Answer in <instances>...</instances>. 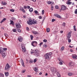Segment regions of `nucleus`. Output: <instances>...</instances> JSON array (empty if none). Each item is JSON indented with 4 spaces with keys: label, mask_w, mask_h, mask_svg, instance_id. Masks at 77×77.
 <instances>
[{
    "label": "nucleus",
    "mask_w": 77,
    "mask_h": 77,
    "mask_svg": "<svg viewBox=\"0 0 77 77\" xmlns=\"http://www.w3.org/2000/svg\"><path fill=\"white\" fill-rule=\"evenodd\" d=\"M52 54L51 53H47L45 55V59L49 60L51 57V55Z\"/></svg>",
    "instance_id": "nucleus-1"
},
{
    "label": "nucleus",
    "mask_w": 77,
    "mask_h": 77,
    "mask_svg": "<svg viewBox=\"0 0 77 77\" xmlns=\"http://www.w3.org/2000/svg\"><path fill=\"white\" fill-rule=\"evenodd\" d=\"M34 55L35 56H38L39 55V52L38 50H34Z\"/></svg>",
    "instance_id": "nucleus-2"
},
{
    "label": "nucleus",
    "mask_w": 77,
    "mask_h": 77,
    "mask_svg": "<svg viewBox=\"0 0 77 77\" xmlns=\"http://www.w3.org/2000/svg\"><path fill=\"white\" fill-rule=\"evenodd\" d=\"M38 44L37 42L35 41H32L31 43V45L33 47H36Z\"/></svg>",
    "instance_id": "nucleus-3"
},
{
    "label": "nucleus",
    "mask_w": 77,
    "mask_h": 77,
    "mask_svg": "<svg viewBox=\"0 0 77 77\" xmlns=\"http://www.w3.org/2000/svg\"><path fill=\"white\" fill-rule=\"evenodd\" d=\"M10 68V66H9V65L8 63H7L6 65V66L5 67V70L8 71L9 70Z\"/></svg>",
    "instance_id": "nucleus-4"
},
{
    "label": "nucleus",
    "mask_w": 77,
    "mask_h": 77,
    "mask_svg": "<svg viewBox=\"0 0 77 77\" xmlns=\"http://www.w3.org/2000/svg\"><path fill=\"white\" fill-rule=\"evenodd\" d=\"M32 19H30L29 21H27V23L29 25H32L33 24V22Z\"/></svg>",
    "instance_id": "nucleus-5"
},
{
    "label": "nucleus",
    "mask_w": 77,
    "mask_h": 77,
    "mask_svg": "<svg viewBox=\"0 0 77 77\" xmlns=\"http://www.w3.org/2000/svg\"><path fill=\"white\" fill-rule=\"evenodd\" d=\"M21 48L22 49V51L23 53H24L26 51V49H25V47L23 45H22L21 46Z\"/></svg>",
    "instance_id": "nucleus-6"
},
{
    "label": "nucleus",
    "mask_w": 77,
    "mask_h": 77,
    "mask_svg": "<svg viewBox=\"0 0 77 77\" xmlns=\"http://www.w3.org/2000/svg\"><path fill=\"white\" fill-rule=\"evenodd\" d=\"M51 70L52 72H56V69L54 67H52Z\"/></svg>",
    "instance_id": "nucleus-7"
},
{
    "label": "nucleus",
    "mask_w": 77,
    "mask_h": 77,
    "mask_svg": "<svg viewBox=\"0 0 77 77\" xmlns=\"http://www.w3.org/2000/svg\"><path fill=\"white\" fill-rule=\"evenodd\" d=\"M15 25L16 27L18 28V29H19V28H20L21 27V25L20 23L16 24Z\"/></svg>",
    "instance_id": "nucleus-8"
},
{
    "label": "nucleus",
    "mask_w": 77,
    "mask_h": 77,
    "mask_svg": "<svg viewBox=\"0 0 77 77\" xmlns=\"http://www.w3.org/2000/svg\"><path fill=\"white\" fill-rule=\"evenodd\" d=\"M66 9V7L65 5H62L61 7V9L63 11H64V10H65Z\"/></svg>",
    "instance_id": "nucleus-9"
},
{
    "label": "nucleus",
    "mask_w": 77,
    "mask_h": 77,
    "mask_svg": "<svg viewBox=\"0 0 77 77\" xmlns=\"http://www.w3.org/2000/svg\"><path fill=\"white\" fill-rule=\"evenodd\" d=\"M72 56L74 59H77V56L75 54H72Z\"/></svg>",
    "instance_id": "nucleus-10"
},
{
    "label": "nucleus",
    "mask_w": 77,
    "mask_h": 77,
    "mask_svg": "<svg viewBox=\"0 0 77 77\" xmlns=\"http://www.w3.org/2000/svg\"><path fill=\"white\" fill-rule=\"evenodd\" d=\"M20 62H21V64L23 66V67H24L25 66H24V61H23V60L22 59H20Z\"/></svg>",
    "instance_id": "nucleus-11"
},
{
    "label": "nucleus",
    "mask_w": 77,
    "mask_h": 77,
    "mask_svg": "<svg viewBox=\"0 0 77 77\" xmlns=\"http://www.w3.org/2000/svg\"><path fill=\"white\" fill-rule=\"evenodd\" d=\"M54 16L55 17H56L57 18H61V17L58 14H54Z\"/></svg>",
    "instance_id": "nucleus-12"
},
{
    "label": "nucleus",
    "mask_w": 77,
    "mask_h": 77,
    "mask_svg": "<svg viewBox=\"0 0 77 77\" xmlns=\"http://www.w3.org/2000/svg\"><path fill=\"white\" fill-rule=\"evenodd\" d=\"M67 37L68 38H70L71 37V32H69L68 33V34L67 35Z\"/></svg>",
    "instance_id": "nucleus-13"
},
{
    "label": "nucleus",
    "mask_w": 77,
    "mask_h": 77,
    "mask_svg": "<svg viewBox=\"0 0 77 77\" xmlns=\"http://www.w3.org/2000/svg\"><path fill=\"white\" fill-rule=\"evenodd\" d=\"M47 3L48 4V5H50V4H53L54 3V2H53L49 1L47 2Z\"/></svg>",
    "instance_id": "nucleus-14"
},
{
    "label": "nucleus",
    "mask_w": 77,
    "mask_h": 77,
    "mask_svg": "<svg viewBox=\"0 0 77 77\" xmlns=\"http://www.w3.org/2000/svg\"><path fill=\"white\" fill-rule=\"evenodd\" d=\"M18 40L19 41L21 42L22 41H23V38H22V37H19L18 38Z\"/></svg>",
    "instance_id": "nucleus-15"
},
{
    "label": "nucleus",
    "mask_w": 77,
    "mask_h": 77,
    "mask_svg": "<svg viewBox=\"0 0 77 77\" xmlns=\"http://www.w3.org/2000/svg\"><path fill=\"white\" fill-rule=\"evenodd\" d=\"M34 70L35 71V72H38V69L36 67L34 68Z\"/></svg>",
    "instance_id": "nucleus-16"
},
{
    "label": "nucleus",
    "mask_w": 77,
    "mask_h": 77,
    "mask_svg": "<svg viewBox=\"0 0 77 77\" xmlns=\"http://www.w3.org/2000/svg\"><path fill=\"white\" fill-rule=\"evenodd\" d=\"M69 66H73L74 65V63H72L70 62L69 63Z\"/></svg>",
    "instance_id": "nucleus-17"
},
{
    "label": "nucleus",
    "mask_w": 77,
    "mask_h": 77,
    "mask_svg": "<svg viewBox=\"0 0 77 77\" xmlns=\"http://www.w3.org/2000/svg\"><path fill=\"white\" fill-rule=\"evenodd\" d=\"M32 24H35L37 23V21L36 20H32Z\"/></svg>",
    "instance_id": "nucleus-18"
},
{
    "label": "nucleus",
    "mask_w": 77,
    "mask_h": 77,
    "mask_svg": "<svg viewBox=\"0 0 77 77\" xmlns=\"http://www.w3.org/2000/svg\"><path fill=\"white\" fill-rule=\"evenodd\" d=\"M2 56L3 57H5V56H6V54H5V52L3 51V53L2 54Z\"/></svg>",
    "instance_id": "nucleus-19"
},
{
    "label": "nucleus",
    "mask_w": 77,
    "mask_h": 77,
    "mask_svg": "<svg viewBox=\"0 0 77 77\" xmlns=\"http://www.w3.org/2000/svg\"><path fill=\"white\" fill-rule=\"evenodd\" d=\"M68 75L69 76H71V75H74V74L71 72H69L68 73Z\"/></svg>",
    "instance_id": "nucleus-20"
},
{
    "label": "nucleus",
    "mask_w": 77,
    "mask_h": 77,
    "mask_svg": "<svg viewBox=\"0 0 77 77\" xmlns=\"http://www.w3.org/2000/svg\"><path fill=\"white\" fill-rule=\"evenodd\" d=\"M66 3L67 5H71L72 2H67Z\"/></svg>",
    "instance_id": "nucleus-21"
},
{
    "label": "nucleus",
    "mask_w": 77,
    "mask_h": 77,
    "mask_svg": "<svg viewBox=\"0 0 77 77\" xmlns=\"http://www.w3.org/2000/svg\"><path fill=\"white\" fill-rule=\"evenodd\" d=\"M6 20V18H4L1 22V23H2L3 22H4Z\"/></svg>",
    "instance_id": "nucleus-22"
},
{
    "label": "nucleus",
    "mask_w": 77,
    "mask_h": 77,
    "mask_svg": "<svg viewBox=\"0 0 77 77\" xmlns=\"http://www.w3.org/2000/svg\"><path fill=\"white\" fill-rule=\"evenodd\" d=\"M2 5H4V6H5L7 5V3H6L3 2H2Z\"/></svg>",
    "instance_id": "nucleus-23"
},
{
    "label": "nucleus",
    "mask_w": 77,
    "mask_h": 77,
    "mask_svg": "<svg viewBox=\"0 0 77 77\" xmlns=\"http://www.w3.org/2000/svg\"><path fill=\"white\" fill-rule=\"evenodd\" d=\"M47 32H49L50 31V28H48L46 29Z\"/></svg>",
    "instance_id": "nucleus-24"
},
{
    "label": "nucleus",
    "mask_w": 77,
    "mask_h": 77,
    "mask_svg": "<svg viewBox=\"0 0 77 77\" xmlns=\"http://www.w3.org/2000/svg\"><path fill=\"white\" fill-rule=\"evenodd\" d=\"M33 8H31L29 9V11L30 12H33Z\"/></svg>",
    "instance_id": "nucleus-25"
},
{
    "label": "nucleus",
    "mask_w": 77,
    "mask_h": 77,
    "mask_svg": "<svg viewBox=\"0 0 77 77\" xmlns=\"http://www.w3.org/2000/svg\"><path fill=\"white\" fill-rule=\"evenodd\" d=\"M10 24H11L13 26L14 25V21L12 20H11V23Z\"/></svg>",
    "instance_id": "nucleus-26"
},
{
    "label": "nucleus",
    "mask_w": 77,
    "mask_h": 77,
    "mask_svg": "<svg viewBox=\"0 0 77 77\" xmlns=\"http://www.w3.org/2000/svg\"><path fill=\"white\" fill-rule=\"evenodd\" d=\"M5 74L6 76H8L9 75V72H5Z\"/></svg>",
    "instance_id": "nucleus-27"
},
{
    "label": "nucleus",
    "mask_w": 77,
    "mask_h": 77,
    "mask_svg": "<svg viewBox=\"0 0 77 77\" xmlns=\"http://www.w3.org/2000/svg\"><path fill=\"white\" fill-rule=\"evenodd\" d=\"M32 32L34 34H37L38 33L36 31H32Z\"/></svg>",
    "instance_id": "nucleus-28"
},
{
    "label": "nucleus",
    "mask_w": 77,
    "mask_h": 77,
    "mask_svg": "<svg viewBox=\"0 0 77 77\" xmlns=\"http://www.w3.org/2000/svg\"><path fill=\"white\" fill-rule=\"evenodd\" d=\"M30 37L31 38V40H32L33 39V36L32 35H30Z\"/></svg>",
    "instance_id": "nucleus-29"
},
{
    "label": "nucleus",
    "mask_w": 77,
    "mask_h": 77,
    "mask_svg": "<svg viewBox=\"0 0 77 77\" xmlns=\"http://www.w3.org/2000/svg\"><path fill=\"white\" fill-rule=\"evenodd\" d=\"M63 50H64V47L63 46L61 48V51H63Z\"/></svg>",
    "instance_id": "nucleus-30"
},
{
    "label": "nucleus",
    "mask_w": 77,
    "mask_h": 77,
    "mask_svg": "<svg viewBox=\"0 0 77 77\" xmlns=\"http://www.w3.org/2000/svg\"><path fill=\"white\" fill-rule=\"evenodd\" d=\"M43 47H45V48H46L47 47V45L44 44L43 45Z\"/></svg>",
    "instance_id": "nucleus-31"
},
{
    "label": "nucleus",
    "mask_w": 77,
    "mask_h": 77,
    "mask_svg": "<svg viewBox=\"0 0 77 77\" xmlns=\"http://www.w3.org/2000/svg\"><path fill=\"white\" fill-rule=\"evenodd\" d=\"M12 20L13 21H15V20H16V18H14V17H12Z\"/></svg>",
    "instance_id": "nucleus-32"
},
{
    "label": "nucleus",
    "mask_w": 77,
    "mask_h": 77,
    "mask_svg": "<svg viewBox=\"0 0 77 77\" xmlns=\"http://www.w3.org/2000/svg\"><path fill=\"white\" fill-rule=\"evenodd\" d=\"M73 28H74V31H76V28H75V26H73Z\"/></svg>",
    "instance_id": "nucleus-33"
},
{
    "label": "nucleus",
    "mask_w": 77,
    "mask_h": 77,
    "mask_svg": "<svg viewBox=\"0 0 77 77\" xmlns=\"http://www.w3.org/2000/svg\"><path fill=\"white\" fill-rule=\"evenodd\" d=\"M17 31L18 32H21V30L20 29H17Z\"/></svg>",
    "instance_id": "nucleus-34"
},
{
    "label": "nucleus",
    "mask_w": 77,
    "mask_h": 77,
    "mask_svg": "<svg viewBox=\"0 0 77 77\" xmlns=\"http://www.w3.org/2000/svg\"><path fill=\"white\" fill-rule=\"evenodd\" d=\"M26 72V70H23L21 72L22 73H24V72Z\"/></svg>",
    "instance_id": "nucleus-35"
},
{
    "label": "nucleus",
    "mask_w": 77,
    "mask_h": 77,
    "mask_svg": "<svg viewBox=\"0 0 77 77\" xmlns=\"http://www.w3.org/2000/svg\"><path fill=\"white\" fill-rule=\"evenodd\" d=\"M29 62L30 63H33V60H30L29 61Z\"/></svg>",
    "instance_id": "nucleus-36"
},
{
    "label": "nucleus",
    "mask_w": 77,
    "mask_h": 77,
    "mask_svg": "<svg viewBox=\"0 0 77 77\" xmlns=\"http://www.w3.org/2000/svg\"><path fill=\"white\" fill-rule=\"evenodd\" d=\"M10 11L11 12H14L15 11V10H14V9H10Z\"/></svg>",
    "instance_id": "nucleus-37"
},
{
    "label": "nucleus",
    "mask_w": 77,
    "mask_h": 77,
    "mask_svg": "<svg viewBox=\"0 0 77 77\" xmlns=\"http://www.w3.org/2000/svg\"><path fill=\"white\" fill-rule=\"evenodd\" d=\"M43 44V43L42 42H41L39 44V45L40 47H41V46Z\"/></svg>",
    "instance_id": "nucleus-38"
},
{
    "label": "nucleus",
    "mask_w": 77,
    "mask_h": 77,
    "mask_svg": "<svg viewBox=\"0 0 77 77\" xmlns=\"http://www.w3.org/2000/svg\"><path fill=\"white\" fill-rule=\"evenodd\" d=\"M44 10H43L42 11V15L44 14Z\"/></svg>",
    "instance_id": "nucleus-39"
},
{
    "label": "nucleus",
    "mask_w": 77,
    "mask_h": 77,
    "mask_svg": "<svg viewBox=\"0 0 77 77\" xmlns=\"http://www.w3.org/2000/svg\"><path fill=\"white\" fill-rule=\"evenodd\" d=\"M43 42H47V40L46 39H44L43 40Z\"/></svg>",
    "instance_id": "nucleus-40"
},
{
    "label": "nucleus",
    "mask_w": 77,
    "mask_h": 77,
    "mask_svg": "<svg viewBox=\"0 0 77 77\" xmlns=\"http://www.w3.org/2000/svg\"><path fill=\"white\" fill-rule=\"evenodd\" d=\"M63 26H64V27H65V23H63Z\"/></svg>",
    "instance_id": "nucleus-41"
},
{
    "label": "nucleus",
    "mask_w": 77,
    "mask_h": 77,
    "mask_svg": "<svg viewBox=\"0 0 77 77\" xmlns=\"http://www.w3.org/2000/svg\"><path fill=\"white\" fill-rule=\"evenodd\" d=\"M34 12H35V14H38V11H37L36 10H35L34 11Z\"/></svg>",
    "instance_id": "nucleus-42"
},
{
    "label": "nucleus",
    "mask_w": 77,
    "mask_h": 77,
    "mask_svg": "<svg viewBox=\"0 0 77 77\" xmlns=\"http://www.w3.org/2000/svg\"><path fill=\"white\" fill-rule=\"evenodd\" d=\"M68 41L69 43H70V42H71V40L69 39L68 40Z\"/></svg>",
    "instance_id": "nucleus-43"
},
{
    "label": "nucleus",
    "mask_w": 77,
    "mask_h": 77,
    "mask_svg": "<svg viewBox=\"0 0 77 77\" xmlns=\"http://www.w3.org/2000/svg\"><path fill=\"white\" fill-rule=\"evenodd\" d=\"M13 31L14 32H17V30H16V29H13Z\"/></svg>",
    "instance_id": "nucleus-44"
},
{
    "label": "nucleus",
    "mask_w": 77,
    "mask_h": 77,
    "mask_svg": "<svg viewBox=\"0 0 77 77\" xmlns=\"http://www.w3.org/2000/svg\"><path fill=\"white\" fill-rule=\"evenodd\" d=\"M55 8L56 9H58V8H59V7L57 5H56L55 6Z\"/></svg>",
    "instance_id": "nucleus-45"
},
{
    "label": "nucleus",
    "mask_w": 77,
    "mask_h": 77,
    "mask_svg": "<svg viewBox=\"0 0 77 77\" xmlns=\"http://www.w3.org/2000/svg\"><path fill=\"white\" fill-rule=\"evenodd\" d=\"M23 9V8L22 7H21L20 8V10H21V11H22Z\"/></svg>",
    "instance_id": "nucleus-46"
},
{
    "label": "nucleus",
    "mask_w": 77,
    "mask_h": 77,
    "mask_svg": "<svg viewBox=\"0 0 77 77\" xmlns=\"http://www.w3.org/2000/svg\"><path fill=\"white\" fill-rule=\"evenodd\" d=\"M3 50L4 51H6V50H7V48H3Z\"/></svg>",
    "instance_id": "nucleus-47"
},
{
    "label": "nucleus",
    "mask_w": 77,
    "mask_h": 77,
    "mask_svg": "<svg viewBox=\"0 0 77 77\" xmlns=\"http://www.w3.org/2000/svg\"><path fill=\"white\" fill-rule=\"evenodd\" d=\"M22 11V12H24V13H25V12H26V11H25V10H24V9H23V10Z\"/></svg>",
    "instance_id": "nucleus-48"
},
{
    "label": "nucleus",
    "mask_w": 77,
    "mask_h": 77,
    "mask_svg": "<svg viewBox=\"0 0 77 77\" xmlns=\"http://www.w3.org/2000/svg\"><path fill=\"white\" fill-rule=\"evenodd\" d=\"M39 19H42V17L41 16H40L38 17Z\"/></svg>",
    "instance_id": "nucleus-49"
},
{
    "label": "nucleus",
    "mask_w": 77,
    "mask_h": 77,
    "mask_svg": "<svg viewBox=\"0 0 77 77\" xmlns=\"http://www.w3.org/2000/svg\"><path fill=\"white\" fill-rule=\"evenodd\" d=\"M36 60H36V59H34L33 60L34 62H36Z\"/></svg>",
    "instance_id": "nucleus-50"
},
{
    "label": "nucleus",
    "mask_w": 77,
    "mask_h": 77,
    "mask_svg": "<svg viewBox=\"0 0 77 77\" xmlns=\"http://www.w3.org/2000/svg\"><path fill=\"white\" fill-rule=\"evenodd\" d=\"M55 20H56L55 19H53L52 20V22H54V21Z\"/></svg>",
    "instance_id": "nucleus-51"
},
{
    "label": "nucleus",
    "mask_w": 77,
    "mask_h": 77,
    "mask_svg": "<svg viewBox=\"0 0 77 77\" xmlns=\"http://www.w3.org/2000/svg\"><path fill=\"white\" fill-rule=\"evenodd\" d=\"M59 63L60 64V65H62V64H63L62 63V62H60Z\"/></svg>",
    "instance_id": "nucleus-52"
},
{
    "label": "nucleus",
    "mask_w": 77,
    "mask_h": 77,
    "mask_svg": "<svg viewBox=\"0 0 77 77\" xmlns=\"http://www.w3.org/2000/svg\"><path fill=\"white\" fill-rule=\"evenodd\" d=\"M26 8L27 9H29V8H30V6H28L26 7Z\"/></svg>",
    "instance_id": "nucleus-53"
},
{
    "label": "nucleus",
    "mask_w": 77,
    "mask_h": 77,
    "mask_svg": "<svg viewBox=\"0 0 77 77\" xmlns=\"http://www.w3.org/2000/svg\"><path fill=\"white\" fill-rule=\"evenodd\" d=\"M26 29L28 31H29V28L28 27H26Z\"/></svg>",
    "instance_id": "nucleus-54"
},
{
    "label": "nucleus",
    "mask_w": 77,
    "mask_h": 77,
    "mask_svg": "<svg viewBox=\"0 0 77 77\" xmlns=\"http://www.w3.org/2000/svg\"><path fill=\"white\" fill-rule=\"evenodd\" d=\"M70 51L71 52H73V51H73V50H72V49H70Z\"/></svg>",
    "instance_id": "nucleus-55"
},
{
    "label": "nucleus",
    "mask_w": 77,
    "mask_h": 77,
    "mask_svg": "<svg viewBox=\"0 0 77 77\" xmlns=\"http://www.w3.org/2000/svg\"><path fill=\"white\" fill-rule=\"evenodd\" d=\"M31 1H32V2H36V0H30Z\"/></svg>",
    "instance_id": "nucleus-56"
},
{
    "label": "nucleus",
    "mask_w": 77,
    "mask_h": 77,
    "mask_svg": "<svg viewBox=\"0 0 77 77\" xmlns=\"http://www.w3.org/2000/svg\"><path fill=\"white\" fill-rule=\"evenodd\" d=\"M75 14H77V11H75Z\"/></svg>",
    "instance_id": "nucleus-57"
},
{
    "label": "nucleus",
    "mask_w": 77,
    "mask_h": 77,
    "mask_svg": "<svg viewBox=\"0 0 77 77\" xmlns=\"http://www.w3.org/2000/svg\"><path fill=\"white\" fill-rule=\"evenodd\" d=\"M24 9H26L27 8V7L26 6H24Z\"/></svg>",
    "instance_id": "nucleus-58"
},
{
    "label": "nucleus",
    "mask_w": 77,
    "mask_h": 77,
    "mask_svg": "<svg viewBox=\"0 0 77 77\" xmlns=\"http://www.w3.org/2000/svg\"><path fill=\"white\" fill-rule=\"evenodd\" d=\"M51 10H52V11H53V6H52L51 8Z\"/></svg>",
    "instance_id": "nucleus-59"
},
{
    "label": "nucleus",
    "mask_w": 77,
    "mask_h": 77,
    "mask_svg": "<svg viewBox=\"0 0 77 77\" xmlns=\"http://www.w3.org/2000/svg\"><path fill=\"white\" fill-rule=\"evenodd\" d=\"M63 31H60V33H63Z\"/></svg>",
    "instance_id": "nucleus-60"
},
{
    "label": "nucleus",
    "mask_w": 77,
    "mask_h": 77,
    "mask_svg": "<svg viewBox=\"0 0 77 77\" xmlns=\"http://www.w3.org/2000/svg\"><path fill=\"white\" fill-rule=\"evenodd\" d=\"M27 77H31L32 76H31V75H27Z\"/></svg>",
    "instance_id": "nucleus-61"
},
{
    "label": "nucleus",
    "mask_w": 77,
    "mask_h": 77,
    "mask_svg": "<svg viewBox=\"0 0 77 77\" xmlns=\"http://www.w3.org/2000/svg\"><path fill=\"white\" fill-rule=\"evenodd\" d=\"M31 54H33V53H34V52L31 51Z\"/></svg>",
    "instance_id": "nucleus-62"
},
{
    "label": "nucleus",
    "mask_w": 77,
    "mask_h": 77,
    "mask_svg": "<svg viewBox=\"0 0 77 77\" xmlns=\"http://www.w3.org/2000/svg\"><path fill=\"white\" fill-rule=\"evenodd\" d=\"M7 35V34H6V33H5L4 34V35L5 36H6V35Z\"/></svg>",
    "instance_id": "nucleus-63"
},
{
    "label": "nucleus",
    "mask_w": 77,
    "mask_h": 77,
    "mask_svg": "<svg viewBox=\"0 0 77 77\" xmlns=\"http://www.w3.org/2000/svg\"><path fill=\"white\" fill-rule=\"evenodd\" d=\"M41 74H42V72H41L39 73V75H41Z\"/></svg>",
    "instance_id": "nucleus-64"
}]
</instances>
